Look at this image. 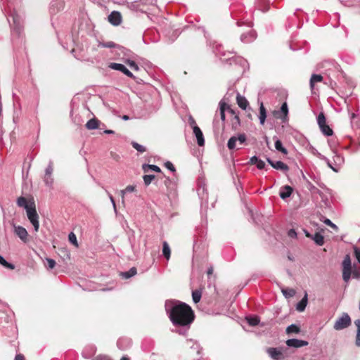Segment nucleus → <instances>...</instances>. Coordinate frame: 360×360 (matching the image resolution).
Wrapping results in <instances>:
<instances>
[{"label": "nucleus", "mask_w": 360, "mask_h": 360, "mask_svg": "<svg viewBox=\"0 0 360 360\" xmlns=\"http://www.w3.org/2000/svg\"><path fill=\"white\" fill-rule=\"evenodd\" d=\"M293 189L291 186L286 185L282 186L280 189L279 195L283 200L289 198L292 193Z\"/></svg>", "instance_id": "dca6fc26"}, {"label": "nucleus", "mask_w": 360, "mask_h": 360, "mask_svg": "<svg viewBox=\"0 0 360 360\" xmlns=\"http://www.w3.org/2000/svg\"><path fill=\"white\" fill-rule=\"evenodd\" d=\"M26 212L28 219L34 226V231H38L39 228V215L37 212L35 205L27 209Z\"/></svg>", "instance_id": "20e7f679"}, {"label": "nucleus", "mask_w": 360, "mask_h": 360, "mask_svg": "<svg viewBox=\"0 0 360 360\" xmlns=\"http://www.w3.org/2000/svg\"><path fill=\"white\" fill-rule=\"evenodd\" d=\"M68 239H69V241L75 245L76 247L78 246V244H77V237L75 236V234L72 232H71L69 236H68Z\"/></svg>", "instance_id": "37998d69"}, {"label": "nucleus", "mask_w": 360, "mask_h": 360, "mask_svg": "<svg viewBox=\"0 0 360 360\" xmlns=\"http://www.w3.org/2000/svg\"><path fill=\"white\" fill-rule=\"evenodd\" d=\"M354 253L356 259H357L358 262L360 264V248L357 247L354 248Z\"/></svg>", "instance_id": "8fccbe9b"}, {"label": "nucleus", "mask_w": 360, "mask_h": 360, "mask_svg": "<svg viewBox=\"0 0 360 360\" xmlns=\"http://www.w3.org/2000/svg\"><path fill=\"white\" fill-rule=\"evenodd\" d=\"M202 297V292L200 290H195L192 292V298L194 303L200 302Z\"/></svg>", "instance_id": "473e14b6"}, {"label": "nucleus", "mask_w": 360, "mask_h": 360, "mask_svg": "<svg viewBox=\"0 0 360 360\" xmlns=\"http://www.w3.org/2000/svg\"><path fill=\"white\" fill-rule=\"evenodd\" d=\"M354 325L357 328L355 344L357 347H360V319L355 320Z\"/></svg>", "instance_id": "cd10ccee"}, {"label": "nucleus", "mask_w": 360, "mask_h": 360, "mask_svg": "<svg viewBox=\"0 0 360 360\" xmlns=\"http://www.w3.org/2000/svg\"><path fill=\"white\" fill-rule=\"evenodd\" d=\"M236 101L238 106L243 110H245L248 105V100L239 94H237Z\"/></svg>", "instance_id": "4be33fe9"}, {"label": "nucleus", "mask_w": 360, "mask_h": 360, "mask_svg": "<svg viewBox=\"0 0 360 360\" xmlns=\"http://www.w3.org/2000/svg\"><path fill=\"white\" fill-rule=\"evenodd\" d=\"M286 345L288 347H292L295 348H300L304 346H307L308 345V342L305 340H298V339H289L286 341Z\"/></svg>", "instance_id": "f8f14e48"}, {"label": "nucleus", "mask_w": 360, "mask_h": 360, "mask_svg": "<svg viewBox=\"0 0 360 360\" xmlns=\"http://www.w3.org/2000/svg\"><path fill=\"white\" fill-rule=\"evenodd\" d=\"M135 188H136L135 186L129 185V186H127L125 189L122 190L120 191L121 196H122V203L124 202V194L126 193L134 192L135 191Z\"/></svg>", "instance_id": "72a5a7b5"}, {"label": "nucleus", "mask_w": 360, "mask_h": 360, "mask_svg": "<svg viewBox=\"0 0 360 360\" xmlns=\"http://www.w3.org/2000/svg\"><path fill=\"white\" fill-rule=\"evenodd\" d=\"M266 161L276 169L281 170L283 172H288L289 170V167L282 161H273L270 158H266Z\"/></svg>", "instance_id": "9d476101"}, {"label": "nucleus", "mask_w": 360, "mask_h": 360, "mask_svg": "<svg viewBox=\"0 0 360 360\" xmlns=\"http://www.w3.org/2000/svg\"><path fill=\"white\" fill-rule=\"evenodd\" d=\"M326 162L327 165H328L330 168H331L334 172H338V170H339V169H338V168L337 167H335V165H333L330 162V161L329 160V159H328V161H326Z\"/></svg>", "instance_id": "6e6d98bb"}, {"label": "nucleus", "mask_w": 360, "mask_h": 360, "mask_svg": "<svg viewBox=\"0 0 360 360\" xmlns=\"http://www.w3.org/2000/svg\"><path fill=\"white\" fill-rule=\"evenodd\" d=\"M323 79V77L320 75L313 74L310 79V87L311 89H314V84L316 82H321Z\"/></svg>", "instance_id": "c85d7f7f"}, {"label": "nucleus", "mask_w": 360, "mask_h": 360, "mask_svg": "<svg viewBox=\"0 0 360 360\" xmlns=\"http://www.w3.org/2000/svg\"><path fill=\"white\" fill-rule=\"evenodd\" d=\"M288 235L290 238H296L297 237V233L294 229H290L288 232Z\"/></svg>", "instance_id": "4d7b16f0"}, {"label": "nucleus", "mask_w": 360, "mask_h": 360, "mask_svg": "<svg viewBox=\"0 0 360 360\" xmlns=\"http://www.w3.org/2000/svg\"><path fill=\"white\" fill-rule=\"evenodd\" d=\"M109 68H110L112 70L122 72L130 78L134 77V75L123 64L111 63L109 65Z\"/></svg>", "instance_id": "0eeeda50"}, {"label": "nucleus", "mask_w": 360, "mask_h": 360, "mask_svg": "<svg viewBox=\"0 0 360 360\" xmlns=\"http://www.w3.org/2000/svg\"><path fill=\"white\" fill-rule=\"evenodd\" d=\"M317 157L319 159L324 160L325 162L328 161V158L326 157H325L324 155H323L322 154H321L320 153H317Z\"/></svg>", "instance_id": "e2e57ef3"}, {"label": "nucleus", "mask_w": 360, "mask_h": 360, "mask_svg": "<svg viewBox=\"0 0 360 360\" xmlns=\"http://www.w3.org/2000/svg\"><path fill=\"white\" fill-rule=\"evenodd\" d=\"M256 34L254 31H249L248 33H243L240 36V40L243 43H250L255 40Z\"/></svg>", "instance_id": "a211bd4d"}, {"label": "nucleus", "mask_w": 360, "mask_h": 360, "mask_svg": "<svg viewBox=\"0 0 360 360\" xmlns=\"http://www.w3.org/2000/svg\"><path fill=\"white\" fill-rule=\"evenodd\" d=\"M165 308L171 322L176 327L172 331L186 335L195 318L191 307L184 302L169 300H166Z\"/></svg>", "instance_id": "f257e3e1"}, {"label": "nucleus", "mask_w": 360, "mask_h": 360, "mask_svg": "<svg viewBox=\"0 0 360 360\" xmlns=\"http://www.w3.org/2000/svg\"><path fill=\"white\" fill-rule=\"evenodd\" d=\"M54 6H55V4H52V5H51V8H50L51 13H56V9H55Z\"/></svg>", "instance_id": "774afa93"}, {"label": "nucleus", "mask_w": 360, "mask_h": 360, "mask_svg": "<svg viewBox=\"0 0 360 360\" xmlns=\"http://www.w3.org/2000/svg\"><path fill=\"white\" fill-rule=\"evenodd\" d=\"M187 343L188 344L192 343V345L190 347L189 352L191 354L195 353L197 354V356H198V357H199L200 354V351H201L200 345L197 342H193V341L191 340H187Z\"/></svg>", "instance_id": "412c9836"}, {"label": "nucleus", "mask_w": 360, "mask_h": 360, "mask_svg": "<svg viewBox=\"0 0 360 360\" xmlns=\"http://www.w3.org/2000/svg\"><path fill=\"white\" fill-rule=\"evenodd\" d=\"M240 124V118L238 115H235L232 120V128L236 129Z\"/></svg>", "instance_id": "a19ab883"}, {"label": "nucleus", "mask_w": 360, "mask_h": 360, "mask_svg": "<svg viewBox=\"0 0 360 360\" xmlns=\"http://www.w3.org/2000/svg\"><path fill=\"white\" fill-rule=\"evenodd\" d=\"M122 15L119 11H112L108 15V21L114 26H118L122 23Z\"/></svg>", "instance_id": "1a4fd4ad"}, {"label": "nucleus", "mask_w": 360, "mask_h": 360, "mask_svg": "<svg viewBox=\"0 0 360 360\" xmlns=\"http://www.w3.org/2000/svg\"><path fill=\"white\" fill-rule=\"evenodd\" d=\"M16 202L18 207L25 208L26 211L27 210V209H30V207H32V206L35 205L33 200L27 201V200L22 196L19 197L17 199Z\"/></svg>", "instance_id": "9b49d317"}, {"label": "nucleus", "mask_w": 360, "mask_h": 360, "mask_svg": "<svg viewBox=\"0 0 360 360\" xmlns=\"http://www.w3.org/2000/svg\"><path fill=\"white\" fill-rule=\"evenodd\" d=\"M137 273L136 269L135 267H131L129 271L121 272L120 276L125 279H128L134 276H135Z\"/></svg>", "instance_id": "393cba45"}, {"label": "nucleus", "mask_w": 360, "mask_h": 360, "mask_svg": "<svg viewBox=\"0 0 360 360\" xmlns=\"http://www.w3.org/2000/svg\"><path fill=\"white\" fill-rule=\"evenodd\" d=\"M86 127L90 130L97 129L98 127V120L95 118L89 120L86 124Z\"/></svg>", "instance_id": "bb28decb"}, {"label": "nucleus", "mask_w": 360, "mask_h": 360, "mask_svg": "<svg viewBox=\"0 0 360 360\" xmlns=\"http://www.w3.org/2000/svg\"><path fill=\"white\" fill-rule=\"evenodd\" d=\"M256 166L259 169H262L265 167V162L263 160L259 159L257 163L256 164Z\"/></svg>", "instance_id": "5fc2aeb1"}, {"label": "nucleus", "mask_w": 360, "mask_h": 360, "mask_svg": "<svg viewBox=\"0 0 360 360\" xmlns=\"http://www.w3.org/2000/svg\"><path fill=\"white\" fill-rule=\"evenodd\" d=\"M107 193H108V195L109 198L110 200V202H112V204L113 205V207H114L115 210H116V204H115V200H114L112 195L110 193H108V192H107Z\"/></svg>", "instance_id": "680f3d73"}, {"label": "nucleus", "mask_w": 360, "mask_h": 360, "mask_svg": "<svg viewBox=\"0 0 360 360\" xmlns=\"http://www.w3.org/2000/svg\"><path fill=\"white\" fill-rule=\"evenodd\" d=\"M288 114V108L287 103L285 102L282 104L280 111L276 112V117L281 119L283 122H285L287 120Z\"/></svg>", "instance_id": "4468645a"}, {"label": "nucleus", "mask_w": 360, "mask_h": 360, "mask_svg": "<svg viewBox=\"0 0 360 360\" xmlns=\"http://www.w3.org/2000/svg\"><path fill=\"white\" fill-rule=\"evenodd\" d=\"M189 124L193 128V130H194L195 126H198L194 119L191 117L189 118Z\"/></svg>", "instance_id": "052dcab7"}, {"label": "nucleus", "mask_w": 360, "mask_h": 360, "mask_svg": "<svg viewBox=\"0 0 360 360\" xmlns=\"http://www.w3.org/2000/svg\"><path fill=\"white\" fill-rule=\"evenodd\" d=\"M143 181L146 186H148L152 181L155 179V175L153 174H146L143 176Z\"/></svg>", "instance_id": "ea45409f"}, {"label": "nucleus", "mask_w": 360, "mask_h": 360, "mask_svg": "<svg viewBox=\"0 0 360 360\" xmlns=\"http://www.w3.org/2000/svg\"><path fill=\"white\" fill-rule=\"evenodd\" d=\"M266 109L263 105V103H260V106H259V123L263 125L265 122V120H266Z\"/></svg>", "instance_id": "5701e85b"}, {"label": "nucleus", "mask_w": 360, "mask_h": 360, "mask_svg": "<svg viewBox=\"0 0 360 360\" xmlns=\"http://www.w3.org/2000/svg\"><path fill=\"white\" fill-rule=\"evenodd\" d=\"M317 123L319 127L326 124V119L323 112H321L317 116Z\"/></svg>", "instance_id": "c9c22d12"}, {"label": "nucleus", "mask_w": 360, "mask_h": 360, "mask_svg": "<svg viewBox=\"0 0 360 360\" xmlns=\"http://www.w3.org/2000/svg\"><path fill=\"white\" fill-rule=\"evenodd\" d=\"M266 352L274 360H280L283 358L281 348L269 347L266 349Z\"/></svg>", "instance_id": "6e6552de"}, {"label": "nucleus", "mask_w": 360, "mask_h": 360, "mask_svg": "<svg viewBox=\"0 0 360 360\" xmlns=\"http://www.w3.org/2000/svg\"><path fill=\"white\" fill-rule=\"evenodd\" d=\"M300 332V328L295 324H291L286 328L287 333H298Z\"/></svg>", "instance_id": "e433bc0d"}, {"label": "nucleus", "mask_w": 360, "mask_h": 360, "mask_svg": "<svg viewBox=\"0 0 360 360\" xmlns=\"http://www.w3.org/2000/svg\"><path fill=\"white\" fill-rule=\"evenodd\" d=\"M8 20L12 29V39L15 41L18 38L22 41V19L15 11H13L8 15Z\"/></svg>", "instance_id": "f03ea898"}, {"label": "nucleus", "mask_w": 360, "mask_h": 360, "mask_svg": "<svg viewBox=\"0 0 360 360\" xmlns=\"http://www.w3.org/2000/svg\"><path fill=\"white\" fill-rule=\"evenodd\" d=\"M131 145L134 148H135L137 151H139L141 153H143L146 150V148L143 146L135 141L131 142Z\"/></svg>", "instance_id": "4c0bfd02"}, {"label": "nucleus", "mask_w": 360, "mask_h": 360, "mask_svg": "<svg viewBox=\"0 0 360 360\" xmlns=\"http://www.w3.org/2000/svg\"><path fill=\"white\" fill-rule=\"evenodd\" d=\"M6 268L9 269H15V266L13 264L8 262V264H6Z\"/></svg>", "instance_id": "338daca9"}, {"label": "nucleus", "mask_w": 360, "mask_h": 360, "mask_svg": "<svg viewBox=\"0 0 360 360\" xmlns=\"http://www.w3.org/2000/svg\"><path fill=\"white\" fill-rule=\"evenodd\" d=\"M193 132L196 137L197 143L199 146H203L205 145V139L203 134L198 126H195Z\"/></svg>", "instance_id": "2eb2a0df"}, {"label": "nucleus", "mask_w": 360, "mask_h": 360, "mask_svg": "<svg viewBox=\"0 0 360 360\" xmlns=\"http://www.w3.org/2000/svg\"><path fill=\"white\" fill-rule=\"evenodd\" d=\"M124 341H128L127 340H124V339H120L118 341H117V347L120 349H124L125 348L124 347H122V344Z\"/></svg>", "instance_id": "13d9d810"}, {"label": "nucleus", "mask_w": 360, "mask_h": 360, "mask_svg": "<svg viewBox=\"0 0 360 360\" xmlns=\"http://www.w3.org/2000/svg\"><path fill=\"white\" fill-rule=\"evenodd\" d=\"M334 162H335V167H337L338 168V169H340V165L343 163L344 160H343V158L340 155H338L336 154L335 156H334Z\"/></svg>", "instance_id": "58836bf2"}, {"label": "nucleus", "mask_w": 360, "mask_h": 360, "mask_svg": "<svg viewBox=\"0 0 360 360\" xmlns=\"http://www.w3.org/2000/svg\"><path fill=\"white\" fill-rule=\"evenodd\" d=\"M258 160H259V158L255 155L250 158V163L252 165H256L257 163Z\"/></svg>", "instance_id": "bf43d9fd"}, {"label": "nucleus", "mask_w": 360, "mask_h": 360, "mask_svg": "<svg viewBox=\"0 0 360 360\" xmlns=\"http://www.w3.org/2000/svg\"><path fill=\"white\" fill-rule=\"evenodd\" d=\"M323 223L326 224V225L330 226L335 231L338 230V227L334 223H333L329 219H325L323 221Z\"/></svg>", "instance_id": "09e8293b"}, {"label": "nucleus", "mask_w": 360, "mask_h": 360, "mask_svg": "<svg viewBox=\"0 0 360 360\" xmlns=\"http://www.w3.org/2000/svg\"><path fill=\"white\" fill-rule=\"evenodd\" d=\"M15 233L24 242L27 240L28 233L27 230L21 226H14Z\"/></svg>", "instance_id": "ddd939ff"}, {"label": "nucleus", "mask_w": 360, "mask_h": 360, "mask_svg": "<svg viewBox=\"0 0 360 360\" xmlns=\"http://www.w3.org/2000/svg\"><path fill=\"white\" fill-rule=\"evenodd\" d=\"M307 304V294L306 293L304 297L297 304L296 309L298 311H303Z\"/></svg>", "instance_id": "b1692460"}, {"label": "nucleus", "mask_w": 360, "mask_h": 360, "mask_svg": "<svg viewBox=\"0 0 360 360\" xmlns=\"http://www.w3.org/2000/svg\"><path fill=\"white\" fill-rule=\"evenodd\" d=\"M275 148L277 150L285 155L288 153L287 149L283 146L282 142L278 139L275 141Z\"/></svg>", "instance_id": "f704fd0d"}, {"label": "nucleus", "mask_w": 360, "mask_h": 360, "mask_svg": "<svg viewBox=\"0 0 360 360\" xmlns=\"http://www.w3.org/2000/svg\"><path fill=\"white\" fill-rule=\"evenodd\" d=\"M15 360H24V356L21 354H18L15 356Z\"/></svg>", "instance_id": "69168bd1"}, {"label": "nucleus", "mask_w": 360, "mask_h": 360, "mask_svg": "<svg viewBox=\"0 0 360 360\" xmlns=\"http://www.w3.org/2000/svg\"><path fill=\"white\" fill-rule=\"evenodd\" d=\"M219 115H220V118L221 120L224 122L225 121V110H229V111L232 113V114H234V112L233 110H231L229 105H227L224 101V100H221L220 102H219Z\"/></svg>", "instance_id": "f3484780"}, {"label": "nucleus", "mask_w": 360, "mask_h": 360, "mask_svg": "<svg viewBox=\"0 0 360 360\" xmlns=\"http://www.w3.org/2000/svg\"><path fill=\"white\" fill-rule=\"evenodd\" d=\"M352 324V320L347 313H342L334 323L333 328L335 330H342L350 326Z\"/></svg>", "instance_id": "7ed1b4c3"}, {"label": "nucleus", "mask_w": 360, "mask_h": 360, "mask_svg": "<svg viewBox=\"0 0 360 360\" xmlns=\"http://www.w3.org/2000/svg\"><path fill=\"white\" fill-rule=\"evenodd\" d=\"M101 46L105 48H114L115 46V44L113 41H108L102 43Z\"/></svg>", "instance_id": "3c124183"}, {"label": "nucleus", "mask_w": 360, "mask_h": 360, "mask_svg": "<svg viewBox=\"0 0 360 360\" xmlns=\"http://www.w3.org/2000/svg\"><path fill=\"white\" fill-rule=\"evenodd\" d=\"M144 172H148L150 170L155 171L156 172H160V168L155 165L143 164L142 166Z\"/></svg>", "instance_id": "a878e982"}, {"label": "nucleus", "mask_w": 360, "mask_h": 360, "mask_svg": "<svg viewBox=\"0 0 360 360\" xmlns=\"http://www.w3.org/2000/svg\"><path fill=\"white\" fill-rule=\"evenodd\" d=\"M214 268L212 266H210L207 271V274L208 276H211L213 274Z\"/></svg>", "instance_id": "0e129e2a"}, {"label": "nucleus", "mask_w": 360, "mask_h": 360, "mask_svg": "<svg viewBox=\"0 0 360 360\" xmlns=\"http://www.w3.org/2000/svg\"><path fill=\"white\" fill-rule=\"evenodd\" d=\"M351 276L354 278H360V269L359 268H354L352 269V274Z\"/></svg>", "instance_id": "49530a36"}, {"label": "nucleus", "mask_w": 360, "mask_h": 360, "mask_svg": "<svg viewBox=\"0 0 360 360\" xmlns=\"http://www.w3.org/2000/svg\"><path fill=\"white\" fill-rule=\"evenodd\" d=\"M126 63L130 67V68H131L132 70H135V71H139V67L138 66V65L134 61V60H127L126 61Z\"/></svg>", "instance_id": "79ce46f5"}, {"label": "nucleus", "mask_w": 360, "mask_h": 360, "mask_svg": "<svg viewBox=\"0 0 360 360\" xmlns=\"http://www.w3.org/2000/svg\"><path fill=\"white\" fill-rule=\"evenodd\" d=\"M246 135L245 134H239L237 136H231L227 143V147L229 150H234L236 148V142L238 141L240 144H243L246 141Z\"/></svg>", "instance_id": "423d86ee"}, {"label": "nucleus", "mask_w": 360, "mask_h": 360, "mask_svg": "<svg viewBox=\"0 0 360 360\" xmlns=\"http://www.w3.org/2000/svg\"><path fill=\"white\" fill-rule=\"evenodd\" d=\"M342 278L345 283H348L352 274V264L351 260L348 255H347L342 262Z\"/></svg>", "instance_id": "39448f33"}, {"label": "nucleus", "mask_w": 360, "mask_h": 360, "mask_svg": "<svg viewBox=\"0 0 360 360\" xmlns=\"http://www.w3.org/2000/svg\"><path fill=\"white\" fill-rule=\"evenodd\" d=\"M165 166L166 168H167L168 169H169L170 171L172 172H174L175 171V167L173 165V164L169 162V161H167L165 163Z\"/></svg>", "instance_id": "603ef678"}, {"label": "nucleus", "mask_w": 360, "mask_h": 360, "mask_svg": "<svg viewBox=\"0 0 360 360\" xmlns=\"http://www.w3.org/2000/svg\"><path fill=\"white\" fill-rule=\"evenodd\" d=\"M55 266H56V262L54 259H51V258L46 259V266L48 269H52L55 267Z\"/></svg>", "instance_id": "a18cd8bd"}, {"label": "nucleus", "mask_w": 360, "mask_h": 360, "mask_svg": "<svg viewBox=\"0 0 360 360\" xmlns=\"http://www.w3.org/2000/svg\"><path fill=\"white\" fill-rule=\"evenodd\" d=\"M283 292V294L285 296V297H292L295 294V291L293 290H289L288 292L287 291V290H282Z\"/></svg>", "instance_id": "864d4df0"}, {"label": "nucleus", "mask_w": 360, "mask_h": 360, "mask_svg": "<svg viewBox=\"0 0 360 360\" xmlns=\"http://www.w3.org/2000/svg\"><path fill=\"white\" fill-rule=\"evenodd\" d=\"M44 181L46 185L48 186H51L53 185V179L51 175H50V176L44 175Z\"/></svg>", "instance_id": "c03bdc74"}, {"label": "nucleus", "mask_w": 360, "mask_h": 360, "mask_svg": "<svg viewBox=\"0 0 360 360\" xmlns=\"http://www.w3.org/2000/svg\"><path fill=\"white\" fill-rule=\"evenodd\" d=\"M53 170V162H52V161H50L48 167H46V169L45 170V175H46V176L52 175Z\"/></svg>", "instance_id": "de8ad7c7"}, {"label": "nucleus", "mask_w": 360, "mask_h": 360, "mask_svg": "<svg viewBox=\"0 0 360 360\" xmlns=\"http://www.w3.org/2000/svg\"><path fill=\"white\" fill-rule=\"evenodd\" d=\"M306 236L309 238H311L315 242V243L319 246L323 245L324 243L323 236L319 233H316L313 236H311L309 233H306Z\"/></svg>", "instance_id": "6ab92c4d"}, {"label": "nucleus", "mask_w": 360, "mask_h": 360, "mask_svg": "<svg viewBox=\"0 0 360 360\" xmlns=\"http://www.w3.org/2000/svg\"><path fill=\"white\" fill-rule=\"evenodd\" d=\"M321 132L326 136H332L333 134V130L330 129V127L327 124H323L319 127Z\"/></svg>", "instance_id": "c756f323"}, {"label": "nucleus", "mask_w": 360, "mask_h": 360, "mask_svg": "<svg viewBox=\"0 0 360 360\" xmlns=\"http://www.w3.org/2000/svg\"><path fill=\"white\" fill-rule=\"evenodd\" d=\"M247 322L251 326H256L259 323V318L257 316L246 317Z\"/></svg>", "instance_id": "7c9ffc66"}, {"label": "nucleus", "mask_w": 360, "mask_h": 360, "mask_svg": "<svg viewBox=\"0 0 360 360\" xmlns=\"http://www.w3.org/2000/svg\"><path fill=\"white\" fill-rule=\"evenodd\" d=\"M214 51L215 52L216 55L219 56H226V55L231 56L233 55V53L231 51H228L227 53L224 50V47L221 44H217L214 47Z\"/></svg>", "instance_id": "aec40b11"}, {"label": "nucleus", "mask_w": 360, "mask_h": 360, "mask_svg": "<svg viewBox=\"0 0 360 360\" xmlns=\"http://www.w3.org/2000/svg\"><path fill=\"white\" fill-rule=\"evenodd\" d=\"M162 253H163V255L165 256V257L167 259H169V257H170V248L168 245V243L166 242V241H164L163 242V245H162Z\"/></svg>", "instance_id": "2f4dec72"}]
</instances>
